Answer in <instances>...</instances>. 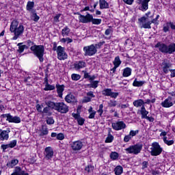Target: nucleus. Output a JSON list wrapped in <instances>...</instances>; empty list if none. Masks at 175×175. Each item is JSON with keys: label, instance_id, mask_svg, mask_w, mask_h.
Returning a JSON list of instances; mask_svg holds the SVG:
<instances>
[{"label": "nucleus", "instance_id": "obj_35", "mask_svg": "<svg viewBox=\"0 0 175 175\" xmlns=\"http://www.w3.org/2000/svg\"><path fill=\"white\" fill-rule=\"evenodd\" d=\"M35 6V2L33 1H28L26 9L28 10V12H31L32 9H33V7Z\"/></svg>", "mask_w": 175, "mask_h": 175}, {"label": "nucleus", "instance_id": "obj_48", "mask_svg": "<svg viewBox=\"0 0 175 175\" xmlns=\"http://www.w3.org/2000/svg\"><path fill=\"white\" fill-rule=\"evenodd\" d=\"M1 150H3V152H6V150H8V148H10V146L9 145V144H2L1 146Z\"/></svg>", "mask_w": 175, "mask_h": 175}, {"label": "nucleus", "instance_id": "obj_2", "mask_svg": "<svg viewBox=\"0 0 175 175\" xmlns=\"http://www.w3.org/2000/svg\"><path fill=\"white\" fill-rule=\"evenodd\" d=\"M45 104L46 106H49L53 110H55L62 114H66V113L69 111V107L62 102L54 103L52 101H46L45 102Z\"/></svg>", "mask_w": 175, "mask_h": 175}, {"label": "nucleus", "instance_id": "obj_42", "mask_svg": "<svg viewBox=\"0 0 175 175\" xmlns=\"http://www.w3.org/2000/svg\"><path fill=\"white\" fill-rule=\"evenodd\" d=\"M113 140H114V137H113L112 135L110 133H109L108 136L105 139V143H111Z\"/></svg>", "mask_w": 175, "mask_h": 175}, {"label": "nucleus", "instance_id": "obj_51", "mask_svg": "<svg viewBox=\"0 0 175 175\" xmlns=\"http://www.w3.org/2000/svg\"><path fill=\"white\" fill-rule=\"evenodd\" d=\"M85 172H88V173H91L92 170H94V166L89 165L85 168Z\"/></svg>", "mask_w": 175, "mask_h": 175}, {"label": "nucleus", "instance_id": "obj_9", "mask_svg": "<svg viewBox=\"0 0 175 175\" xmlns=\"http://www.w3.org/2000/svg\"><path fill=\"white\" fill-rule=\"evenodd\" d=\"M56 53L57 54V58L60 61H65V59H68V54L65 52V48L62 46H57Z\"/></svg>", "mask_w": 175, "mask_h": 175}, {"label": "nucleus", "instance_id": "obj_43", "mask_svg": "<svg viewBox=\"0 0 175 175\" xmlns=\"http://www.w3.org/2000/svg\"><path fill=\"white\" fill-rule=\"evenodd\" d=\"M46 135H49V130L47 128H44V126H42L40 136H45Z\"/></svg>", "mask_w": 175, "mask_h": 175}, {"label": "nucleus", "instance_id": "obj_57", "mask_svg": "<svg viewBox=\"0 0 175 175\" xmlns=\"http://www.w3.org/2000/svg\"><path fill=\"white\" fill-rule=\"evenodd\" d=\"M83 73H84L83 77L84 79H89V80L91 79V75L87 71L83 70Z\"/></svg>", "mask_w": 175, "mask_h": 175}, {"label": "nucleus", "instance_id": "obj_26", "mask_svg": "<svg viewBox=\"0 0 175 175\" xmlns=\"http://www.w3.org/2000/svg\"><path fill=\"white\" fill-rule=\"evenodd\" d=\"M133 105L135 107H143L144 106V100L143 99L135 100L133 101Z\"/></svg>", "mask_w": 175, "mask_h": 175}, {"label": "nucleus", "instance_id": "obj_58", "mask_svg": "<svg viewBox=\"0 0 175 175\" xmlns=\"http://www.w3.org/2000/svg\"><path fill=\"white\" fill-rule=\"evenodd\" d=\"M42 109H43V105H40V104L36 105V110L38 113H42L43 111Z\"/></svg>", "mask_w": 175, "mask_h": 175}, {"label": "nucleus", "instance_id": "obj_38", "mask_svg": "<svg viewBox=\"0 0 175 175\" xmlns=\"http://www.w3.org/2000/svg\"><path fill=\"white\" fill-rule=\"evenodd\" d=\"M31 18H33V21H35L36 23H38L40 17L38 16V14H36V11L34 10V11H32Z\"/></svg>", "mask_w": 175, "mask_h": 175}, {"label": "nucleus", "instance_id": "obj_64", "mask_svg": "<svg viewBox=\"0 0 175 175\" xmlns=\"http://www.w3.org/2000/svg\"><path fill=\"white\" fill-rule=\"evenodd\" d=\"M170 72H171L170 77H175V69H171Z\"/></svg>", "mask_w": 175, "mask_h": 175}, {"label": "nucleus", "instance_id": "obj_33", "mask_svg": "<svg viewBox=\"0 0 175 175\" xmlns=\"http://www.w3.org/2000/svg\"><path fill=\"white\" fill-rule=\"evenodd\" d=\"M140 113L142 115V118H144L147 117V115L148 114V111L146 109V107H144V105H143L141 107Z\"/></svg>", "mask_w": 175, "mask_h": 175}, {"label": "nucleus", "instance_id": "obj_61", "mask_svg": "<svg viewBox=\"0 0 175 175\" xmlns=\"http://www.w3.org/2000/svg\"><path fill=\"white\" fill-rule=\"evenodd\" d=\"M91 97H88V96H85L83 100V102L84 103H88V102H91Z\"/></svg>", "mask_w": 175, "mask_h": 175}, {"label": "nucleus", "instance_id": "obj_60", "mask_svg": "<svg viewBox=\"0 0 175 175\" xmlns=\"http://www.w3.org/2000/svg\"><path fill=\"white\" fill-rule=\"evenodd\" d=\"M86 95L89 98H91V99H92V98H95V95L94 94V92H92V91H90V92H88L86 94Z\"/></svg>", "mask_w": 175, "mask_h": 175}, {"label": "nucleus", "instance_id": "obj_1", "mask_svg": "<svg viewBox=\"0 0 175 175\" xmlns=\"http://www.w3.org/2000/svg\"><path fill=\"white\" fill-rule=\"evenodd\" d=\"M24 25L18 23V21L14 20L10 25V31L11 33H14L13 40H17L19 36H21L24 33Z\"/></svg>", "mask_w": 175, "mask_h": 175}, {"label": "nucleus", "instance_id": "obj_25", "mask_svg": "<svg viewBox=\"0 0 175 175\" xmlns=\"http://www.w3.org/2000/svg\"><path fill=\"white\" fill-rule=\"evenodd\" d=\"M65 100L68 103H72L76 102V98L73 94H69L65 97Z\"/></svg>", "mask_w": 175, "mask_h": 175}, {"label": "nucleus", "instance_id": "obj_55", "mask_svg": "<svg viewBox=\"0 0 175 175\" xmlns=\"http://www.w3.org/2000/svg\"><path fill=\"white\" fill-rule=\"evenodd\" d=\"M130 140H132V138L129 134L124 136V143H128L129 142H130Z\"/></svg>", "mask_w": 175, "mask_h": 175}, {"label": "nucleus", "instance_id": "obj_23", "mask_svg": "<svg viewBox=\"0 0 175 175\" xmlns=\"http://www.w3.org/2000/svg\"><path fill=\"white\" fill-rule=\"evenodd\" d=\"M8 122H14V124H20V122H21V118H20L18 116H13L10 115Z\"/></svg>", "mask_w": 175, "mask_h": 175}, {"label": "nucleus", "instance_id": "obj_22", "mask_svg": "<svg viewBox=\"0 0 175 175\" xmlns=\"http://www.w3.org/2000/svg\"><path fill=\"white\" fill-rule=\"evenodd\" d=\"M90 83L86 84L85 85V88H98V86L99 85V81H90Z\"/></svg>", "mask_w": 175, "mask_h": 175}, {"label": "nucleus", "instance_id": "obj_63", "mask_svg": "<svg viewBox=\"0 0 175 175\" xmlns=\"http://www.w3.org/2000/svg\"><path fill=\"white\" fill-rule=\"evenodd\" d=\"M26 44H27L29 47H31V46H35V43L31 41V40H28L27 41H26Z\"/></svg>", "mask_w": 175, "mask_h": 175}, {"label": "nucleus", "instance_id": "obj_53", "mask_svg": "<svg viewBox=\"0 0 175 175\" xmlns=\"http://www.w3.org/2000/svg\"><path fill=\"white\" fill-rule=\"evenodd\" d=\"M137 133H139V130H136V131H133L131 130L129 133V135L132 137H133L134 136H136V135H137Z\"/></svg>", "mask_w": 175, "mask_h": 175}, {"label": "nucleus", "instance_id": "obj_30", "mask_svg": "<svg viewBox=\"0 0 175 175\" xmlns=\"http://www.w3.org/2000/svg\"><path fill=\"white\" fill-rule=\"evenodd\" d=\"M18 163V161L17 159H12L10 161L8 162L6 164L7 167H14Z\"/></svg>", "mask_w": 175, "mask_h": 175}, {"label": "nucleus", "instance_id": "obj_56", "mask_svg": "<svg viewBox=\"0 0 175 175\" xmlns=\"http://www.w3.org/2000/svg\"><path fill=\"white\" fill-rule=\"evenodd\" d=\"M105 41H103V42H98V44H96L94 45V47H96V50L97 49H100L103 46V44H105Z\"/></svg>", "mask_w": 175, "mask_h": 175}, {"label": "nucleus", "instance_id": "obj_32", "mask_svg": "<svg viewBox=\"0 0 175 175\" xmlns=\"http://www.w3.org/2000/svg\"><path fill=\"white\" fill-rule=\"evenodd\" d=\"M69 33H70V29L68 26H66L62 30V36H69Z\"/></svg>", "mask_w": 175, "mask_h": 175}, {"label": "nucleus", "instance_id": "obj_45", "mask_svg": "<svg viewBox=\"0 0 175 175\" xmlns=\"http://www.w3.org/2000/svg\"><path fill=\"white\" fill-rule=\"evenodd\" d=\"M60 42H62V43H72V42H73V40H72V38H62Z\"/></svg>", "mask_w": 175, "mask_h": 175}, {"label": "nucleus", "instance_id": "obj_4", "mask_svg": "<svg viewBox=\"0 0 175 175\" xmlns=\"http://www.w3.org/2000/svg\"><path fill=\"white\" fill-rule=\"evenodd\" d=\"M154 47L159 49V51L163 54H173L175 52V43H171L169 45L158 42Z\"/></svg>", "mask_w": 175, "mask_h": 175}, {"label": "nucleus", "instance_id": "obj_10", "mask_svg": "<svg viewBox=\"0 0 175 175\" xmlns=\"http://www.w3.org/2000/svg\"><path fill=\"white\" fill-rule=\"evenodd\" d=\"M151 0H135L136 4L139 5V10L146 12L148 10V3Z\"/></svg>", "mask_w": 175, "mask_h": 175}, {"label": "nucleus", "instance_id": "obj_41", "mask_svg": "<svg viewBox=\"0 0 175 175\" xmlns=\"http://www.w3.org/2000/svg\"><path fill=\"white\" fill-rule=\"evenodd\" d=\"M118 153H117V152H112L110 154V158L111 159H113V161H116V159H118Z\"/></svg>", "mask_w": 175, "mask_h": 175}, {"label": "nucleus", "instance_id": "obj_14", "mask_svg": "<svg viewBox=\"0 0 175 175\" xmlns=\"http://www.w3.org/2000/svg\"><path fill=\"white\" fill-rule=\"evenodd\" d=\"M172 65L170 60L164 59L161 64L163 72L165 74L169 73L170 67L172 66Z\"/></svg>", "mask_w": 175, "mask_h": 175}, {"label": "nucleus", "instance_id": "obj_40", "mask_svg": "<svg viewBox=\"0 0 175 175\" xmlns=\"http://www.w3.org/2000/svg\"><path fill=\"white\" fill-rule=\"evenodd\" d=\"M71 79L74 81H77L78 80H80V79H81V76L79 74H72Z\"/></svg>", "mask_w": 175, "mask_h": 175}, {"label": "nucleus", "instance_id": "obj_11", "mask_svg": "<svg viewBox=\"0 0 175 175\" xmlns=\"http://www.w3.org/2000/svg\"><path fill=\"white\" fill-rule=\"evenodd\" d=\"M146 20L147 18H146V16H142L138 19V21H139L141 24V28H144L145 29H151V22H146Z\"/></svg>", "mask_w": 175, "mask_h": 175}, {"label": "nucleus", "instance_id": "obj_3", "mask_svg": "<svg viewBox=\"0 0 175 175\" xmlns=\"http://www.w3.org/2000/svg\"><path fill=\"white\" fill-rule=\"evenodd\" d=\"M77 14L79 16V23H82L83 24H88V23H92V24L94 25H99V24L102 23V19L94 18V16L89 13H87L85 16L80 13H77Z\"/></svg>", "mask_w": 175, "mask_h": 175}, {"label": "nucleus", "instance_id": "obj_52", "mask_svg": "<svg viewBox=\"0 0 175 175\" xmlns=\"http://www.w3.org/2000/svg\"><path fill=\"white\" fill-rule=\"evenodd\" d=\"M155 98H152V100L147 99L144 101V105H150V103H155Z\"/></svg>", "mask_w": 175, "mask_h": 175}, {"label": "nucleus", "instance_id": "obj_29", "mask_svg": "<svg viewBox=\"0 0 175 175\" xmlns=\"http://www.w3.org/2000/svg\"><path fill=\"white\" fill-rule=\"evenodd\" d=\"M100 9H109V3L106 0H99Z\"/></svg>", "mask_w": 175, "mask_h": 175}, {"label": "nucleus", "instance_id": "obj_62", "mask_svg": "<svg viewBox=\"0 0 175 175\" xmlns=\"http://www.w3.org/2000/svg\"><path fill=\"white\" fill-rule=\"evenodd\" d=\"M95 114H96V111H93L92 112L90 113V116H88V118L90 119L95 118Z\"/></svg>", "mask_w": 175, "mask_h": 175}, {"label": "nucleus", "instance_id": "obj_5", "mask_svg": "<svg viewBox=\"0 0 175 175\" xmlns=\"http://www.w3.org/2000/svg\"><path fill=\"white\" fill-rule=\"evenodd\" d=\"M30 50L33 52V54L38 58L40 62L44 61V58H43L44 55V46L34 44L30 47Z\"/></svg>", "mask_w": 175, "mask_h": 175}, {"label": "nucleus", "instance_id": "obj_50", "mask_svg": "<svg viewBox=\"0 0 175 175\" xmlns=\"http://www.w3.org/2000/svg\"><path fill=\"white\" fill-rule=\"evenodd\" d=\"M24 82L27 83V85H29V84H31V83H32V78H31V77H29V76L25 77Z\"/></svg>", "mask_w": 175, "mask_h": 175}, {"label": "nucleus", "instance_id": "obj_31", "mask_svg": "<svg viewBox=\"0 0 175 175\" xmlns=\"http://www.w3.org/2000/svg\"><path fill=\"white\" fill-rule=\"evenodd\" d=\"M144 84H146V81H137V79H135L133 83V87H142Z\"/></svg>", "mask_w": 175, "mask_h": 175}, {"label": "nucleus", "instance_id": "obj_27", "mask_svg": "<svg viewBox=\"0 0 175 175\" xmlns=\"http://www.w3.org/2000/svg\"><path fill=\"white\" fill-rule=\"evenodd\" d=\"M51 107H49V105H47V107H44L42 112H41V113L42 114V116H51Z\"/></svg>", "mask_w": 175, "mask_h": 175}, {"label": "nucleus", "instance_id": "obj_6", "mask_svg": "<svg viewBox=\"0 0 175 175\" xmlns=\"http://www.w3.org/2000/svg\"><path fill=\"white\" fill-rule=\"evenodd\" d=\"M124 150L126 151V154H134V155H137V154L142 152V150H143V144H137L135 145H132Z\"/></svg>", "mask_w": 175, "mask_h": 175}, {"label": "nucleus", "instance_id": "obj_36", "mask_svg": "<svg viewBox=\"0 0 175 175\" xmlns=\"http://www.w3.org/2000/svg\"><path fill=\"white\" fill-rule=\"evenodd\" d=\"M121 59H120V56H117L115 57L114 61L113 62V64L114 66L118 67L121 65Z\"/></svg>", "mask_w": 175, "mask_h": 175}, {"label": "nucleus", "instance_id": "obj_59", "mask_svg": "<svg viewBox=\"0 0 175 175\" xmlns=\"http://www.w3.org/2000/svg\"><path fill=\"white\" fill-rule=\"evenodd\" d=\"M57 140H64V139H65V136L63 133H59L57 135Z\"/></svg>", "mask_w": 175, "mask_h": 175}, {"label": "nucleus", "instance_id": "obj_17", "mask_svg": "<svg viewBox=\"0 0 175 175\" xmlns=\"http://www.w3.org/2000/svg\"><path fill=\"white\" fill-rule=\"evenodd\" d=\"M71 148L73 151H80L83 148V142L81 141H75L71 144Z\"/></svg>", "mask_w": 175, "mask_h": 175}, {"label": "nucleus", "instance_id": "obj_7", "mask_svg": "<svg viewBox=\"0 0 175 175\" xmlns=\"http://www.w3.org/2000/svg\"><path fill=\"white\" fill-rule=\"evenodd\" d=\"M150 150V155H152V157H158V155H161L162 151H163V149L158 142H153Z\"/></svg>", "mask_w": 175, "mask_h": 175}, {"label": "nucleus", "instance_id": "obj_39", "mask_svg": "<svg viewBox=\"0 0 175 175\" xmlns=\"http://www.w3.org/2000/svg\"><path fill=\"white\" fill-rule=\"evenodd\" d=\"M44 91H53V90H55V86L50 84L45 85Z\"/></svg>", "mask_w": 175, "mask_h": 175}, {"label": "nucleus", "instance_id": "obj_47", "mask_svg": "<svg viewBox=\"0 0 175 175\" xmlns=\"http://www.w3.org/2000/svg\"><path fill=\"white\" fill-rule=\"evenodd\" d=\"M21 44H23V42L18 43L17 44V46H18V49L17 50V51H18L20 54L24 52V46Z\"/></svg>", "mask_w": 175, "mask_h": 175}, {"label": "nucleus", "instance_id": "obj_8", "mask_svg": "<svg viewBox=\"0 0 175 175\" xmlns=\"http://www.w3.org/2000/svg\"><path fill=\"white\" fill-rule=\"evenodd\" d=\"M83 51L85 57H92V55H95V53L98 52V49H96L95 45L91 44L90 46H84Z\"/></svg>", "mask_w": 175, "mask_h": 175}, {"label": "nucleus", "instance_id": "obj_34", "mask_svg": "<svg viewBox=\"0 0 175 175\" xmlns=\"http://www.w3.org/2000/svg\"><path fill=\"white\" fill-rule=\"evenodd\" d=\"M124 169L122 168V167L121 165H118L115 170V174L116 175H121L122 174V172H123Z\"/></svg>", "mask_w": 175, "mask_h": 175}, {"label": "nucleus", "instance_id": "obj_44", "mask_svg": "<svg viewBox=\"0 0 175 175\" xmlns=\"http://www.w3.org/2000/svg\"><path fill=\"white\" fill-rule=\"evenodd\" d=\"M109 107H116L117 106V100H110L108 103Z\"/></svg>", "mask_w": 175, "mask_h": 175}, {"label": "nucleus", "instance_id": "obj_20", "mask_svg": "<svg viewBox=\"0 0 175 175\" xmlns=\"http://www.w3.org/2000/svg\"><path fill=\"white\" fill-rule=\"evenodd\" d=\"M72 116L75 120H77L79 125H84L85 120L81 118L79 113H72Z\"/></svg>", "mask_w": 175, "mask_h": 175}, {"label": "nucleus", "instance_id": "obj_24", "mask_svg": "<svg viewBox=\"0 0 175 175\" xmlns=\"http://www.w3.org/2000/svg\"><path fill=\"white\" fill-rule=\"evenodd\" d=\"M56 88L59 97L62 98V92H64V90H65V85L57 84Z\"/></svg>", "mask_w": 175, "mask_h": 175}, {"label": "nucleus", "instance_id": "obj_16", "mask_svg": "<svg viewBox=\"0 0 175 175\" xmlns=\"http://www.w3.org/2000/svg\"><path fill=\"white\" fill-rule=\"evenodd\" d=\"M87 66V63L83 60L77 61L73 64V69L75 70H80V69H83Z\"/></svg>", "mask_w": 175, "mask_h": 175}, {"label": "nucleus", "instance_id": "obj_13", "mask_svg": "<svg viewBox=\"0 0 175 175\" xmlns=\"http://www.w3.org/2000/svg\"><path fill=\"white\" fill-rule=\"evenodd\" d=\"M44 155V159H46V161L51 159V158L54 157V150H53V148L50 146L45 148Z\"/></svg>", "mask_w": 175, "mask_h": 175}, {"label": "nucleus", "instance_id": "obj_49", "mask_svg": "<svg viewBox=\"0 0 175 175\" xmlns=\"http://www.w3.org/2000/svg\"><path fill=\"white\" fill-rule=\"evenodd\" d=\"M54 122H55V121H54V119L53 118H51V117L47 118L46 124L48 125H53V124H54Z\"/></svg>", "mask_w": 175, "mask_h": 175}, {"label": "nucleus", "instance_id": "obj_19", "mask_svg": "<svg viewBox=\"0 0 175 175\" xmlns=\"http://www.w3.org/2000/svg\"><path fill=\"white\" fill-rule=\"evenodd\" d=\"M9 133H10V130L9 129L1 131L0 133V140L2 142H3V140H8L9 139Z\"/></svg>", "mask_w": 175, "mask_h": 175}, {"label": "nucleus", "instance_id": "obj_28", "mask_svg": "<svg viewBox=\"0 0 175 175\" xmlns=\"http://www.w3.org/2000/svg\"><path fill=\"white\" fill-rule=\"evenodd\" d=\"M132 75V69L129 67H126L123 70L122 76L123 77H129Z\"/></svg>", "mask_w": 175, "mask_h": 175}, {"label": "nucleus", "instance_id": "obj_15", "mask_svg": "<svg viewBox=\"0 0 175 175\" xmlns=\"http://www.w3.org/2000/svg\"><path fill=\"white\" fill-rule=\"evenodd\" d=\"M102 94L105 96H110L111 98H113L114 99H116V98H117V96L120 95V93L112 92L111 89H109V88H107L103 90Z\"/></svg>", "mask_w": 175, "mask_h": 175}, {"label": "nucleus", "instance_id": "obj_37", "mask_svg": "<svg viewBox=\"0 0 175 175\" xmlns=\"http://www.w3.org/2000/svg\"><path fill=\"white\" fill-rule=\"evenodd\" d=\"M163 140L167 146H173L174 144V140H167V137H163Z\"/></svg>", "mask_w": 175, "mask_h": 175}, {"label": "nucleus", "instance_id": "obj_54", "mask_svg": "<svg viewBox=\"0 0 175 175\" xmlns=\"http://www.w3.org/2000/svg\"><path fill=\"white\" fill-rule=\"evenodd\" d=\"M97 111L100 113L99 116L102 117V115L103 114V104L99 105V109Z\"/></svg>", "mask_w": 175, "mask_h": 175}, {"label": "nucleus", "instance_id": "obj_21", "mask_svg": "<svg viewBox=\"0 0 175 175\" xmlns=\"http://www.w3.org/2000/svg\"><path fill=\"white\" fill-rule=\"evenodd\" d=\"M11 175H29V174L25 172L20 167H16L14 172Z\"/></svg>", "mask_w": 175, "mask_h": 175}, {"label": "nucleus", "instance_id": "obj_18", "mask_svg": "<svg viewBox=\"0 0 175 175\" xmlns=\"http://www.w3.org/2000/svg\"><path fill=\"white\" fill-rule=\"evenodd\" d=\"M162 107H172L173 106V102L172 101V97L169 96L164 101L161 103Z\"/></svg>", "mask_w": 175, "mask_h": 175}, {"label": "nucleus", "instance_id": "obj_46", "mask_svg": "<svg viewBox=\"0 0 175 175\" xmlns=\"http://www.w3.org/2000/svg\"><path fill=\"white\" fill-rule=\"evenodd\" d=\"M8 145L10 146V148H14L16 146H17V140L11 141Z\"/></svg>", "mask_w": 175, "mask_h": 175}, {"label": "nucleus", "instance_id": "obj_12", "mask_svg": "<svg viewBox=\"0 0 175 175\" xmlns=\"http://www.w3.org/2000/svg\"><path fill=\"white\" fill-rule=\"evenodd\" d=\"M111 126L114 131H121V129H125V128H126V124H125L124 121H118L111 123Z\"/></svg>", "mask_w": 175, "mask_h": 175}]
</instances>
